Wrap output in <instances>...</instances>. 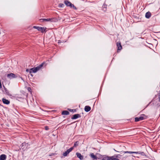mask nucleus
<instances>
[{
	"label": "nucleus",
	"instance_id": "12",
	"mask_svg": "<svg viewBox=\"0 0 160 160\" xmlns=\"http://www.w3.org/2000/svg\"><path fill=\"white\" fill-rule=\"evenodd\" d=\"M80 117V115L79 114H75L73 115V116L71 118L72 119H75Z\"/></svg>",
	"mask_w": 160,
	"mask_h": 160
},
{
	"label": "nucleus",
	"instance_id": "24",
	"mask_svg": "<svg viewBox=\"0 0 160 160\" xmlns=\"http://www.w3.org/2000/svg\"><path fill=\"white\" fill-rule=\"evenodd\" d=\"M64 4L62 3H60L59 4V6L60 8H63L64 7Z\"/></svg>",
	"mask_w": 160,
	"mask_h": 160
},
{
	"label": "nucleus",
	"instance_id": "13",
	"mask_svg": "<svg viewBox=\"0 0 160 160\" xmlns=\"http://www.w3.org/2000/svg\"><path fill=\"white\" fill-rule=\"evenodd\" d=\"M77 157L80 160H82L83 158V156L79 153L77 152L76 154Z\"/></svg>",
	"mask_w": 160,
	"mask_h": 160
},
{
	"label": "nucleus",
	"instance_id": "15",
	"mask_svg": "<svg viewBox=\"0 0 160 160\" xmlns=\"http://www.w3.org/2000/svg\"><path fill=\"white\" fill-rule=\"evenodd\" d=\"M6 156L5 154H2L0 156V160H5Z\"/></svg>",
	"mask_w": 160,
	"mask_h": 160
},
{
	"label": "nucleus",
	"instance_id": "9",
	"mask_svg": "<svg viewBox=\"0 0 160 160\" xmlns=\"http://www.w3.org/2000/svg\"><path fill=\"white\" fill-rule=\"evenodd\" d=\"M3 102L6 104H8L10 103V102L9 100L3 98L2 99Z\"/></svg>",
	"mask_w": 160,
	"mask_h": 160
},
{
	"label": "nucleus",
	"instance_id": "8",
	"mask_svg": "<svg viewBox=\"0 0 160 160\" xmlns=\"http://www.w3.org/2000/svg\"><path fill=\"white\" fill-rule=\"evenodd\" d=\"M4 93L7 95L11 96V94L9 93V91L4 86Z\"/></svg>",
	"mask_w": 160,
	"mask_h": 160
},
{
	"label": "nucleus",
	"instance_id": "20",
	"mask_svg": "<svg viewBox=\"0 0 160 160\" xmlns=\"http://www.w3.org/2000/svg\"><path fill=\"white\" fill-rule=\"evenodd\" d=\"M91 157L93 159H96L97 157L95 156L93 153H91L90 154Z\"/></svg>",
	"mask_w": 160,
	"mask_h": 160
},
{
	"label": "nucleus",
	"instance_id": "16",
	"mask_svg": "<svg viewBox=\"0 0 160 160\" xmlns=\"http://www.w3.org/2000/svg\"><path fill=\"white\" fill-rule=\"evenodd\" d=\"M151 16V13L150 12H147L146 13L145 17L147 18H149Z\"/></svg>",
	"mask_w": 160,
	"mask_h": 160
},
{
	"label": "nucleus",
	"instance_id": "22",
	"mask_svg": "<svg viewBox=\"0 0 160 160\" xmlns=\"http://www.w3.org/2000/svg\"><path fill=\"white\" fill-rule=\"evenodd\" d=\"M79 142L78 141L76 142L74 144L73 147H76L78 145Z\"/></svg>",
	"mask_w": 160,
	"mask_h": 160
},
{
	"label": "nucleus",
	"instance_id": "6",
	"mask_svg": "<svg viewBox=\"0 0 160 160\" xmlns=\"http://www.w3.org/2000/svg\"><path fill=\"white\" fill-rule=\"evenodd\" d=\"M28 146V143L24 142L22 143V144L21 148H22V149H23V150H25L27 148Z\"/></svg>",
	"mask_w": 160,
	"mask_h": 160
},
{
	"label": "nucleus",
	"instance_id": "1",
	"mask_svg": "<svg viewBox=\"0 0 160 160\" xmlns=\"http://www.w3.org/2000/svg\"><path fill=\"white\" fill-rule=\"evenodd\" d=\"M43 64L42 63L40 65L36 67V68H33L29 70V73H31L32 72L35 73L38 71L39 70L41 67H42L43 65Z\"/></svg>",
	"mask_w": 160,
	"mask_h": 160
},
{
	"label": "nucleus",
	"instance_id": "27",
	"mask_svg": "<svg viewBox=\"0 0 160 160\" xmlns=\"http://www.w3.org/2000/svg\"><path fill=\"white\" fill-rule=\"evenodd\" d=\"M26 72H29V70H28V69H27L26 70Z\"/></svg>",
	"mask_w": 160,
	"mask_h": 160
},
{
	"label": "nucleus",
	"instance_id": "29",
	"mask_svg": "<svg viewBox=\"0 0 160 160\" xmlns=\"http://www.w3.org/2000/svg\"><path fill=\"white\" fill-rule=\"evenodd\" d=\"M72 110H72V109H70V111H72Z\"/></svg>",
	"mask_w": 160,
	"mask_h": 160
},
{
	"label": "nucleus",
	"instance_id": "10",
	"mask_svg": "<svg viewBox=\"0 0 160 160\" xmlns=\"http://www.w3.org/2000/svg\"><path fill=\"white\" fill-rule=\"evenodd\" d=\"M117 46L118 47V51L122 49V46L120 42L117 43Z\"/></svg>",
	"mask_w": 160,
	"mask_h": 160
},
{
	"label": "nucleus",
	"instance_id": "17",
	"mask_svg": "<svg viewBox=\"0 0 160 160\" xmlns=\"http://www.w3.org/2000/svg\"><path fill=\"white\" fill-rule=\"evenodd\" d=\"M109 159V160H120L118 158L116 157L115 156L110 157Z\"/></svg>",
	"mask_w": 160,
	"mask_h": 160
},
{
	"label": "nucleus",
	"instance_id": "23",
	"mask_svg": "<svg viewBox=\"0 0 160 160\" xmlns=\"http://www.w3.org/2000/svg\"><path fill=\"white\" fill-rule=\"evenodd\" d=\"M125 153H129L130 154L135 153V152H128L126 151L124 152Z\"/></svg>",
	"mask_w": 160,
	"mask_h": 160
},
{
	"label": "nucleus",
	"instance_id": "28",
	"mask_svg": "<svg viewBox=\"0 0 160 160\" xmlns=\"http://www.w3.org/2000/svg\"><path fill=\"white\" fill-rule=\"evenodd\" d=\"M103 7H104V8H105V9L106 8V7H105V5L103 6Z\"/></svg>",
	"mask_w": 160,
	"mask_h": 160
},
{
	"label": "nucleus",
	"instance_id": "5",
	"mask_svg": "<svg viewBox=\"0 0 160 160\" xmlns=\"http://www.w3.org/2000/svg\"><path fill=\"white\" fill-rule=\"evenodd\" d=\"M144 115H142L139 117H136L135 118V122H138L139 121H141L144 119Z\"/></svg>",
	"mask_w": 160,
	"mask_h": 160
},
{
	"label": "nucleus",
	"instance_id": "2",
	"mask_svg": "<svg viewBox=\"0 0 160 160\" xmlns=\"http://www.w3.org/2000/svg\"><path fill=\"white\" fill-rule=\"evenodd\" d=\"M64 3L65 5L68 7H70L71 8H73L74 9L76 10L77 8L74 5L72 4L70 2L67 0H65Z\"/></svg>",
	"mask_w": 160,
	"mask_h": 160
},
{
	"label": "nucleus",
	"instance_id": "11",
	"mask_svg": "<svg viewBox=\"0 0 160 160\" xmlns=\"http://www.w3.org/2000/svg\"><path fill=\"white\" fill-rule=\"evenodd\" d=\"M43 21H47V22H52L53 21V19L48 18H43L42 19Z\"/></svg>",
	"mask_w": 160,
	"mask_h": 160
},
{
	"label": "nucleus",
	"instance_id": "25",
	"mask_svg": "<svg viewBox=\"0 0 160 160\" xmlns=\"http://www.w3.org/2000/svg\"><path fill=\"white\" fill-rule=\"evenodd\" d=\"M158 98H159V101H160V92L159 93V94H158Z\"/></svg>",
	"mask_w": 160,
	"mask_h": 160
},
{
	"label": "nucleus",
	"instance_id": "19",
	"mask_svg": "<svg viewBox=\"0 0 160 160\" xmlns=\"http://www.w3.org/2000/svg\"><path fill=\"white\" fill-rule=\"evenodd\" d=\"M135 153L139 154H141L142 156H145V154L144 153V152H140V151L135 152Z\"/></svg>",
	"mask_w": 160,
	"mask_h": 160
},
{
	"label": "nucleus",
	"instance_id": "21",
	"mask_svg": "<svg viewBox=\"0 0 160 160\" xmlns=\"http://www.w3.org/2000/svg\"><path fill=\"white\" fill-rule=\"evenodd\" d=\"M110 159V157L109 156H107L103 158L102 160H109Z\"/></svg>",
	"mask_w": 160,
	"mask_h": 160
},
{
	"label": "nucleus",
	"instance_id": "4",
	"mask_svg": "<svg viewBox=\"0 0 160 160\" xmlns=\"http://www.w3.org/2000/svg\"><path fill=\"white\" fill-rule=\"evenodd\" d=\"M73 149V147H71L69 149H68L67 151L63 153V155L64 157H66Z\"/></svg>",
	"mask_w": 160,
	"mask_h": 160
},
{
	"label": "nucleus",
	"instance_id": "14",
	"mask_svg": "<svg viewBox=\"0 0 160 160\" xmlns=\"http://www.w3.org/2000/svg\"><path fill=\"white\" fill-rule=\"evenodd\" d=\"M91 109V107L88 106H86L85 107L84 110L86 112L89 111Z\"/></svg>",
	"mask_w": 160,
	"mask_h": 160
},
{
	"label": "nucleus",
	"instance_id": "3",
	"mask_svg": "<svg viewBox=\"0 0 160 160\" xmlns=\"http://www.w3.org/2000/svg\"><path fill=\"white\" fill-rule=\"evenodd\" d=\"M33 28L37 29L38 31H41L42 33L45 32L46 29V28L45 27H41L37 26H34Z\"/></svg>",
	"mask_w": 160,
	"mask_h": 160
},
{
	"label": "nucleus",
	"instance_id": "7",
	"mask_svg": "<svg viewBox=\"0 0 160 160\" xmlns=\"http://www.w3.org/2000/svg\"><path fill=\"white\" fill-rule=\"evenodd\" d=\"M7 77L10 79L15 78L16 77L15 75L13 73H11L8 74L7 75Z\"/></svg>",
	"mask_w": 160,
	"mask_h": 160
},
{
	"label": "nucleus",
	"instance_id": "18",
	"mask_svg": "<svg viewBox=\"0 0 160 160\" xmlns=\"http://www.w3.org/2000/svg\"><path fill=\"white\" fill-rule=\"evenodd\" d=\"M69 113V112L67 111H63L62 113V114L63 115H68Z\"/></svg>",
	"mask_w": 160,
	"mask_h": 160
},
{
	"label": "nucleus",
	"instance_id": "26",
	"mask_svg": "<svg viewBox=\"0 0 160 160\" xmlns=\"http://www.w3.org/2000/svg\"><path fill=\"white\" fill-rule=\"evenodd\" d=\"M45 129L46 130H48V127L46 126L45 127Z\"/></svg>",
	"mask_w": 160,
	"mask_h": 160
},
{
	"label": "nucleus",
	"instance_id": "30",
	"mask_svg": "<svg viewBox=\"0 0 160 160\" xmlns=\"http://www.w3.org/2000/svg\"><path fill=\"white\" fill-rule=\"evenodd\" d=\"M60 42H60V41H59V42H58V43H60Z\"/></svg>",
	"mask_w": 160,
	"mask_h": 160
}]
</instances>
